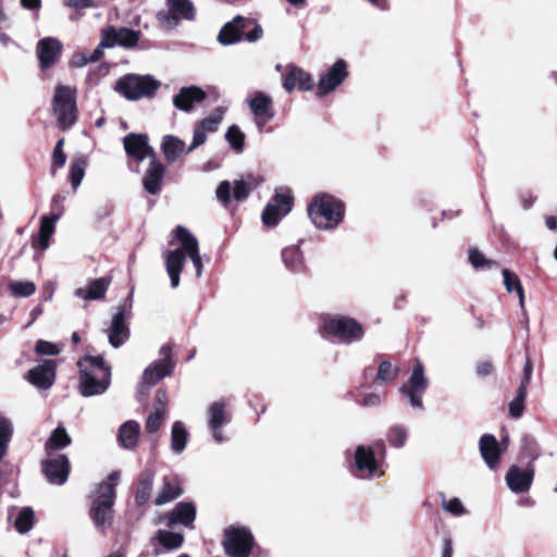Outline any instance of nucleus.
<instances>
[{
    "mask_svg": "<svg viewBox=\"0 0 557 557\" xmlns=\"http://www.w3.org/2000/svg\"><path fill=\"white\" fill-rule=\"evenodd\" d=\"M534 480V470L531 467L522 469L516 465L511 466L505 475L508 488L515 494L528 493Z\"/></svg>",
    "mask_w": 557,
    "mask_h": 557,
    "instance_id": "nucleus-17",
    "label": "nucleus"
},
{
    "mask_svg": "<svg viewBox=\"0 0 557 557\" xmlns=\"http://www.w3.org/2000/svg\"><path fill=\"white\" fill-rule=\"evenodd\" d=\"M282 260L285 267L295 273L304 272L306 269L305 258L298 246H288L282 251Z\"/></svg>",
    "mask_w": 557,
    "mask_h": 557,
    "instance_id": "nucleus-35",
    "label": "nucleus"
},
{
    "mask_svg": "<svg viewBox=\"0 0 557 557\" xmlns=\"http://www.w3.org/2000/svg\"><path fill=\"white\" fill-rule=\"evenodd\" d=\"M10 293L15 297H29L36 290V285L33 282H11L9 284Z\"/></svg>",
    "mask_w": 557,
    "mask_h": 557,
    "instance_id": "nucleus-48",
    "label": "nucleus"
},
{
    "mask_svg": "<svg viewBox=\"0 0 557 557\" xmlns=\"http://www.w3.org/2000/svg\"><path fill=\"white\" fill-rule=\"evenodd\" d=\"M224 549L231 557H248L253 537L250 531L243 527H232L225 531Z\"/></svg>",
    "mask_w": 557,
    "mask_h": 557,
    "instance_id": "nucleus-7",
    "label": "nucleus"
},
{
    "mask_svg": "<svg viewBox=\"0 0 557 557\" xmlns=\"http://www.w3.org/2000/svg\"><path fill=\"white\" fill-rule=\"evenodd\" d=\"M164 414L165 412H163V408H154L147 418L145 426L146 432L149 434L156 433L164 420Z\"/></svg>",
    "mask_w": 557,
    "mask_h": 557,
    "instance_id": "nucleus-50",
    "label": "nucleus"
},
{
    "mask_svg": "<svg viewBox=\"0 0 557 557\" xmlns=\"http://www.w3.org/2000/svg\"><path fill=\"white\" fill-rule=\"evenodd\" d=\"M120 479L119 472L110 473L104 481L99 483L90 496V519L96 529L107 533L114 519L113 505L115 502V487Z\"/></svg>",
    "mask_w": 557,
    "mask_h": 557,
    "instance_id": "nucleus-1",
    "label": "nucleus"
},
{
    "mask_svg": "<svg viewBox=\"0 0 557 557\" xmlns=\"http://www.w3.org/2000/svg\"><path fill=\"white\" fill-rule=\"evenodd\" d=\"M86 166H87V160L84 156L75 157L71 161L70 181H71L74 191L78 188V186L81 185V183L85 176Z\"/></svg>",
    "mask_w": 557,
    "mask_h": 557,
    "instance_id": "nucleus-41",
    "label": "nucleus"
},
{
    "mask_svg": "<svg viewBox=\"0 0 557 557\" xmlns=\"http://www.w3.org/2000/svg\"><path fill=\"white\" fill-rule=\"evenodd\" d=\"M225 139L236 153H240L243 151L245 145V134L237 125H232L227 128L225 133Z\"/></svg>",
    "mask_w": 557,
    "mask_h": 557,
    "instance_id": "nucleus-45",
    "label": "nucleus"
},
{
    "mask_svg": "<svg viewBox=\"0 0 557 557\" xmlns=\"http://www.w3.org/2000/svg\"><path fill=\"white\" fill-rule=\"evenodd\" d=\"M76 88L58 84L52 98V112L60 129H70L77 121Z\"/></svg>",
    "mask_w": 557,
    "mask_h": 557,
    "instance_id": "nucleus-3",
    "label": "nucleus"
},
{
    "mask_svg": "<svg viewBox=\"0 0 557 557\" xmlns=\"http://www.w3.org/2000/svg\"><path fill=\"white\" fill-rule=\"evenodd\" d=\"M251 190L252 186L248 182L240 180L235 182L233 195L237 201H244L248 198Z\"/></svg>",
    "mask_w": 557,
    "mask_h": 557,
    "instance_id": "nucleus-56",
    "label": "nucleus"
},
{
    "mask_svg": "<svg viewBox=\"0 0 557 557\" xmlns=\"http://www.w3.org/2000/svg\"><path fill=\"white\" fill-rule=\"evenodd\" d=\"M185 143L174 135H165L161 141V151L168 163L176 162L183 154H186Z\"/></svg>",
    "mask_w": 557,
    "mask_h": 557,
    "instance_id": "nucleus-28",
    "label": "nucleus"
},
{
    "mask_svg": "<svg viewBox=\"0 0 557 557\" xmlns=\"http://www.w3.org/2000/svg\"><path fill=\"white\" fill-rule=\"evenodd\" d=\"M408 432L400 425L392 426L387 432V441L394 447H403L407 441Z\"/></svg>",
    "mask_w": 557,
    "mask_h": 557,
    "instance_id": "nucleus-49",
    "label": "nucleus"
},
{
    "mask_svg": "<svg viewBox=\"0 0 557 557\" xmlns=\"http://www.w3.org/2000/svg\"><path fill=\"white\" fill-rule=\"evenodd\" d=\"M399 368L389 361L383 360L377 368L375 379L380 383L394 382L398 379Z\"/></svg>",
    "mask_w": 557,
    "mask_h": 557,
    "instance_id": "nucleus-44",
    "label": "nucleus"
},
{
    "mask_svg": "<svg viewBox=\"0 0 557 557\" xmlns=\"http://www.w3.org/2000/svg\"><path fill=\"white\" fill-rule=\"evenodd\" d=\"M231 183L228 181H222L215 190L218 200L223 205H227L231 200Z\"/></svg>",
    "mask_w": 557,
    "mask_h": 557,
    "instance_id": "nucleus-59",
    "label": "nucleus"
},
{
    "mask_svg": "<svg viewBox=\"0 0 557 557\" xmlns=\"http://www.w3.org/2000/svg\"><path fill=\"white\" fill-rule=\"evenodd\" d=\"M188 433L181 421H176L171 430V449L175 454H181L187 444Z\"/></svg>",
    "mask_w": 557,
    "mask_h": 557,
    "instance_id": "nucleus-38",
    "label": "nucleus"
},
{
    "mask_svg": "<svg viewBox=\"0 0 557 557\" xmlns=\"http://www.w3.org/2000/svg\"><path fill=\"white\" fill-rule=\"evenodd\" d=\"M64 5L75 10L95 8L94 0H64Z\"/></svg>",
    "mask_w": 557,
    "mask_h": 557,
    "instance_id": "nucleus-64",
    "label": "nucleus"
},
{
    "mask_svg": "<svg viewBox=\"0 0 557 557\" xmlns=\"http://www.w3.org/2000/svg\"><path fill=\"white\" fill-rule=\"evenodd\" d=\"M325 334L337 338L344 344H352L363 338L364 330L356 319L342 314H327L322 320Z\"/></svg>",
    "mask_w": 557,
    "mask_h": 557,
    "instance_id": "nucleus-4",
    "label": "nucleus"
},
{
    "mask_svg": "<svg viewBox=\"0 0 557 557\" xmlns=\"http://www.w3.org/2000/svg\"><path fill=\"white\" fill-rule=\"evenodd\" d=\"M407 383H425L424 367L417 360L412 373Z\"/></svg>",
    "mask_w": 557,
    "mask_h": 557,
    "instance_id": "nucleus-63",
    "label": "nucleus"
},
{
    "mask_svg": "<svg viewBox=\"0 0 557 557\" xmlns=\"http://www.w3.org/2000/svg\"><path fill=\"white\" fill-rule=\"evenodd\" d=\"M140 425L134 420L126 421L120 426L117 440L123 448L132 449L137 445Z\"/></svg>",
    "mask_w": 557,
    "mask_h": 557,
    "instance_id": "nucleus-31",
    "label": "nucleus"
},
{
    "mask_svg": "<svg viewBox=\"0 0 557 557\" xmlns=\"http://www.w3.org/2000/svg\"><path fill=\"white\" fill-rule=\"evenodd\" d=\"M153 483V473L150 471H144L140 475L137 491H136V503L141 506L147 503L150 497Z\"/></svg>",
    "mask_w": 557,
    "mask_h": 557,
    "instance_id": "nucleus-39",
    "label": "nucleus"
},
{
    "mask_svg": "<svg viewBox=\"0 0 557 557\" xmlns=\"http://www.w3.org/2000/svg\"><path fill=\"white\" fill-rule=\"evenodd\" d=\"M61 42L52 37H47L38 41L36 53L41 69H49L59 60L61 54Z\"/></svg>",
    "mask_w": 557,
    "mask_h": 557,
    "instance_id": "nucleus-22",
    "label": "nucleus"
},
{
    "mask_svg": "<svg viewBox=\"0 0 557 557\" xmlns=\"http://www.w3.org/2000/svg\"><path fill=\"white\" fill-rule=\"evenodd\" d=\"M208 424L212 432V436L216 443H222L224 436L222 426L226 423L225 404L223 401H214L208 409Z\"/></svg>",
    "mask_w": 557,
    "mask_h": 557,
    "instance_id": "nucleus-23",
    "label": "nucleus"
},
{
    "mask_svg": "<svg viewBox=\"0 0 557 557\" xmlns=\"http://www.w3.org/2000/svg\"><path fill=\"white\" fill-rule=\"evenodd\" d=\"M207 98V92L195 85L182 87L173 97V106L183 112H191L196 104L201 103Z\"/></svg>",
    "mask_w": 557,
    "mask_h": 557,
    "instance_id": "nucleus-18",
    "label": "nucleus"
},
{
    "mask_svg": "<svg viewBox=\"0 0 557 557\" xmlns=\"http://www.w3.org/2000/svg\"><path fill=\"white\" fill-rule=\"evenodd\" d=\"M248 106L253 115H267L274 117L272 98L263 91H257L248 100Z\"/></svg>",
    "mask_w": 557,
    "mask_h": 557,
    "instance_id": "nucleus-30",
    "label": "nucleus"
},
{
    "mask_svg": "<svg viewBox=\"0 0 557 557\" xmlns=\"http://www.w3.org/2000/svg\"><path fill=\"white\" fill-rule=\"evenodd\" d=\"M77 366L82 374L81 383H110L111 381V368L100 356H85Z\"/></svg>",
    "mask_w": 557,
    "mask_h": 557,
    "instance_id": "nucleus-9",
    "label": "nucleus"
},
{
    "mask_svg": "<svg viewBox=\"0 0 557 557\" xmlns=\"http://www.w3.org/2000/svg\"><path fill=\"white\" fill-rule=\"evenodd\" d=\"M174 234L190 258L196 269V275L200 277L202 274V261L199 253V245L197 238L185 226L182 225L175 227Z\"/></svg>",
    "mask_w": 557,
    "mask_h": 557,
    "instance_id": "nucleus-19",
    "label": "nucleus"
},
{
    "mask_svg": "<svg viewBox=\"0 0 557 557\" xmlns=\"http://www.w3.org/2000/svg\"><path fill=\"white\" fill-rule=\"evenodd\" d=\"M63 213V208L60 207L59 211L50 213V215H42L40 219V227L38 234V246L46 250L49 247V239L55 231V223L60 220Z\"/></svg>",
    "mask_w": 557,
    "mask_h": 557,
    "instance_id": "nucleus-27",
    "label": "nucleus"
},
{
    "mask_svg": "<svg viewBox=\"0 0 557 557\" xmlns=\"http://www.w3.org/2000/svg\"><path fill=\"white\" fill-rule=\"evenodd\" d=\"M127 311L126 304L119 305L111 319L110 325L104 330L109 344L115 349L123 346L131 335L129 327L126 323Z\"/></svg>",
    "mask_w": 557,
    "mask_h": 557,
    "instance_id": "nucleus-11",
    "label": "nucleus"
},
{
    "mask_svg": "<svg viewBox=\"0 0 557 557\" xmlns=\"http://www.w3.org/2000/svg\"><path fill=\"white\" fill-rule=\"evenodd\" d=\"M123 146L126 154L136 162L157 156L148 143V136L144 134L129 133L123 138Z\"/></svg>",
    "mask_w": 557,
    "mask_h": 557,
    "instance_id": "nucleus-14",
    "label": "nucleus"
},
{
    "mask_svg": "<svg viewBox=\"0 0 557 557\" xmlns=\"http://www.w3.org/2000/svg\"><path fill=\"white\" fill-rule=\"evenodd\" d=\"M183 493L181 482L175 476H164L160 493L156 498V504L161 506L170 503L181 496Z\"/></svg>",
    "mask_w": 557,
    "mask_h": 557,
    "instance_id": "nucleus-32",
    "label": "nucleus"
},
{
    "mask_svg": "<svg viewBox=\"0 0 557 557\" xmlns=\"http://www.w3.org/2000/svg\"><path fill=\"white\" fill-rule=\"evenodd\" d=\"M469 261L474 268H483L491 267L492 264H496V262L492 260H487L484 255L478 249H471L469 252Z\"/></svg>",
    "mask_w": 557,
    "mask_h": 557,
    "instance_id": "nucleus-57",
    "label": "nucleus"
},
{
    "mask_svg": "<svg viewBox=\"0 0 557 557\" xmlns=\"http://www.w3.org/2000/svg\"><path fill=\"white\" fill-rule=\"evenodd\" d=\"M170 10L187 21L195 20L196 10L190 0H166Z\"/></svg>",
    "mask_w": 557,
    "mask_h": 557,
    "instance_id": "nucleus-42",
    "label": "nucleus"
},
{
    "mask_svg": "<svg viewBox=\"0 0 557 557\" xmlns=\"http://www.w3.org/2000/svg\"><path fill=\"white\" fill-rule=\"evenodd\" d=\"M504 277V286L508 293L516 292L519 297L520 307H524V293L523 287L521 285V281L518 275L511 272L508 269H503L502 271Z\"/></svg>",
    "mask_w": 557,
    "mask_h": 557,
    "instance_id": "nucleus-40",
    "label": "nucleus"
},
{
    "mask_svg": "<svg viewBox=\"0 0 557 557\" xmlns=\"http://www.w3.org/2000/svg\"><path fill=\"white\" fill-rule=\"evenodd\" d=\"M157 18L161 24L166 25L170 28L176 27L180 22L176 14L173 13L172 11L171 12L161 11L157 14Z\"/></svg>",
    "mask_w": 557,
    "mask_h": 557,
    "instance_id": "nucleus-61",
    "label": "nucleus"
},
{
    "mask_svg": "<svg viewBox=\"0 0 557 557\" xmlns=\"http://www.w3.org/2000/svg\"><path fill=\"white\" fill-rule=\"evenodd\" d=\"M42 471L51 484L62 485L70 473V462L65 455H48L41 462Z\"/></svg>",
    "mask_w": 557,
    "mask_h": 557,
    "instance_id": "nucleus-13",
    "label": "nucleus"
},
{
    "mask_svg": "<svg viewBox=\"0 0 557 557\" xmlns=\"http://www.w3.org/2000/svg\"><path fill=\"white\" fill-rule=\"evenodd\" d=\"M35 351L37 355L41 356H57L60 352V349L53 343L38 339L35 344Z\"/></svg>",
    "mask_w": 557,
    "mask_h": 557,
    "instance_id": "nucleus-55",
    "label": "nucleus"
},
{
    "mask_svg": "<svg viewBox=\"0 0 557 557\" xmlns=\"http://www.w3.org/2000/svg\"><path fill=\"white\" fill-rule=\"evenodd\" d=\"M252 24L251 18L242 15L235 16L232 21L224 24L218 35V41L222 46L235 45L244 39V32Z\"/></svg>",
    "mask_w": 557,
    "mask_h": 557,
    "instance_id": "nucleus-16",
    "label": "nucleus"
},
{
    "mask_svg": "<svg viewBox=\"0 0 557 557\" xmlns=\"http://www.w3.org/2000/svg\"><path fill=\"white\" fill-rule=\"evenodd\" d=\"M351 471L356 478L366 480L381 478L384 474L373 447L367 445L356 447Z\"/></svg>",
    "mask_w": 557,
    "mask_h": 557,
    "instance_id": "nucleus-6",
    "label": "nucleus"
},
{
    "mask_svg": "<svg viewBox=\"0 0 557 557\" xmlns=\"http://www.w3.org/2000/svg\"><path fill=\"white\" fill-rule=\"evenodd\" d=\"M108 385H77L78 393L83 397H91L102 395L107 391Z\"/></svg>",
    "mask_w": 557,
    "mask_h": 557,
    "instance_id": "nucleus-60",
    "label": "nucleus"
},
{
    "mask_svg": "<svg viewBox=\"0 0 557 557\" xmlns=\"http://www.w3.org/2000/svg\"><path fill=\"white\" fill-rule=\"evenodd\" d=\"M13 434V425L10 419L0 414V461L7 454L9 443Z\"/></svg>",
    "mask_w": 557,
    "mask_h": 557,
    "instance_id": "nucleus-43",
    "label": "nucleus"
},
{
    "mask_svg": "<svg viewBox=\"0 0 557 557\" xmlns=\"http://www.w3.org/2000/svg\"><path fill=\"white\" fill-rule=\"evenodd\" d=\"M156 539L163 547L168 549H175L181 547L184 541V537L181 533H174L162 530L157 533Z\"/></svg>",
    "mask_w": 557,
    "mask_h": 557,
    "instance_id": "nucleus-47",
    "label": "nucleus"
},
{
    "mask_svg": "<svg viewBox=\"0 0 557 557\" xmlns=\"http://www.w3.org/2000/svg\"><path fill=\"white\" fill-rule=\"evenodd\" d=\"M103 45L108 47L120 46L126 49L134 48L140 38V32L127 27L116 28L109 26L102 30Z\"/></svg>",
    "mask_w": 557,
    "mask_h": 557,
    "instance_id": "nucleus-15",
    "label": "nucleus"
},
{
    "mask_svg": "<svg viewBox=\"0 0 557 557\" xmlns=\"http://www.w3.org/2000/svg\"><path fill=\"white\" fill-rule=\"evenodd\" d=\"M359 403L363 407H376L382 403V399L384 397V393L381 392L379 388H375L373 391H363L360 395Z\"/></svg>",
    "mask_w": 557,
    "mask_h": 557,
    "instance_id": "nucleus-52",
    "label": "nucleus"
},
{
    "mask_svg": "<svg viewBox=\"0 0 557 557\" xmlns=\"http://www.w3.org/2000/svg\"><path fill=\"white\" fill-rule=\"evenodd\" d=\"M185 260L186 251L183 249H175L166 255L165 267L173 288L180 285V275L184 268Z\"/></svg>",
    "mask_w": 557,
    "mask_h": 557,
    "instance_id": "nucleus-25",
    "label": "nucleus"
},
{
    "mask_svg": "<svg viewBox=\"0 0 557 557\" xmlns=\"http://www.w3.org/2000/svg\"><path fill=\"white\" fill-rule=\"evenodd\" d=\"M348 65L343 59H338L318 82L317 94L324 97L334 91L348 77Z\"/></svg>",
    "mask_w": 557,
    "mask_h": 557,
    "instance_id": "nucleus-12",
    "label": "nucleus"
},
{
    "mask_svg": "<svg viewBox=\"0 0 557 557\" xmlns=\"http://www.w3.org/2000/svg\"><path fill=\"white\" fill-rule=\"evenodd\" d=\"M72 443V438L63 425H59L49 436L45 444L47 455H52L51 451L63 449Z\"/></svg>",
    "mask_w": 557,
    "mask_h": 557,
    "instance_id": "nucleus-37",
    "label": "nucleus"
},
{
    "mask_svg": "<svg viewBox=\"0 0 557 557\" xmlns=\"http://www.w3.org/2000/svg\"><path fill=\"white\" fill-rule=\"evenodd\" d=\"M480 451L482 458L490 469H495L498 463L500 449L497 440L490 434H485L480 438Z\"/></svg>",
    "mask_w": 557,
    "mask_h": 557,
    "instance_id": "nucleus-29",
    "label": "nucleus"
},
{
    "mask_svg": "<svg viewBox=\"0 0 557 557\" xmlns=\"http://www.w3.org/2000/svg\"><path fill=\"white\" fill-rule=\"evenodd\" d=\"M160 83L151 75L126 74L115 85V90L128 100L151 98L159 89Z\"/></svg>",
    "mask_w": 557,
    "mask_h": 557,
    "instance_id": "nucleus-5",
    "label": "nucleus"
},
{
    "mask_svg": "<svg viewBox=\"0 0 557 557\" xmlns=\"http://www.w3.org/2000/svg\"><path fill=\"white\" fill-rule=\"evenodd\" d=\"M57 363L54 360H44L27 372L29 383H53L55 380Z\"/></svg>",
    "mask_w": 557,
    "mask_h": 557,
    "instance_id": "nucleus-26",
    "label": "nucleus"
},
{
    "mask_svg": "<svg viewBox=\"0 0 557 557\" xmlns=\"http://www.w3.org/2000/svg\"><path fill=\"white\" fill-rule=\"evenodd\" d=\"M293 207V197L287 189L276 190L274 202L268 203L262 211L261 220L265 226H275L289 213Z\"/></svg>",
    "mask_w": 557,
    "mask_h": 557,
    "instance_id": "nucleus-10",
    "label": "nucleus"
},
{
    "mask_svg": "<svg viewBox=\"0 0 557 557\" xmlns=\"http://www.w3.org/2000/svg\"><path fill=\"white\" fill-rule=\"evenodd\" d=\"M110 285V280L100 277L91 281L86 288H77L75 295L86 300H96L104 297Z\"/></svg>",
    "mask_w": 557,
    "mask_h": 557,
    "instance_id": "nucleus-33",
    "label": "nucleus"
},
{
    "mask_svg": "<svg viewBox=\"0 0 557 557\" xmlns=\"http://www.w3.org/2000/svg\"><path fill=\"white\" fill-rule=\"evenodd\" d=\"M148 161V168L146 169L141 180L143 186L148 194L157 195L160 193L162 187L165 166L157 156L152 157Z\"/></svg>",
    "mask_w": 557,
    "mask_h": 557,
    "instance_id": "nucleus-20",
    "label": "nucleus"
},
{
    "mask_svg": "<svg viewBox=\"0 0 557 557\" xmlns=\"http://www.w3.org/2000/svg\"><path fill=\"white\" fill-rule=\"evenodd\" d=\"M172 347L168 344L161 346L159 359L151 362L143 373L141 383H158L170 376L175 368Z\"/></svg>",
    "mask_w": 557,
    "mask_h": 557,
    "instance_id": "nucleus-8",
    "label": "nucleus"
},
{
    "mask_svg": "<svg viewBox=\"0 0 557 557\" xmlns=\"http://www.w3.org/2000/svg\"><path fill=\"white\" fill-rule=\"evenodd\" d=\"M8 519L13 520V527L20 534H25L34 528L35 512L30 507H11Z\"/></svg>",
    "mask_w": 557,
    "mask_h": 557,
    "instance_id": "nucleus-24",
    "label": "nucleus"
},
{
    "mask_svg": "<svg viewBox=\"0 0 557 557\" xmlns=\"http://www.w3.org/2000/svg\"><path fill=\"white\" fill-rule=\"evenodd\" d=\"M308 215L315 227L334 230L344 220L345 203L339 198L327 194H317L307 208Z\"/></svg>",
    "mask_w": 557,
    "mask_h": 557,
    "instance_id": "nucleus-2",
    "label": "nucleus"
},
{
    "mask_svg": "<svg viewBox=\"0 0 557 557\" xmlns=\"http://www.w3.org/2000/svg\"><path fill=\"white\" fill-rule=\"evenodd\" d=\"M64 138L58 140L52 152V175L55 174L57 169L64 166L66 162V154L63 151Z\"/></svg>",
    "mask_w": 557,
    "mask_h": 557,
    "instance_id": "nucleus-54",
    "label": "nucleus"
},
{
    "mask_svg": "<svg viewBox=\"0 0 557 557\" xmlns=\"http://www.w3.org/2000/svg\"><path fill=\"white\" fill-rule=\"evenodd\" d=\"M442 507L445 511L455 517H460L466 513V509L462 503L459 498L456 497L446 499L444 496H442Z\"/></svg>",
    "mask_w": 557,
    "mask_h": 557,
    "instance_id": "nucleus-53",
    "label": "nucleus"
},
{
    "mask_svg": "<svg viewBox=\"0 0 557 557\" xmlns=\"http://www.w3.org/2000/svg\"><path fill=\"white\" fill-rule=\"evenodd\" d=\"M206 140H207V133L196 124L195 128H194V134H193V141H191L190 146L187 148L186 154L190 153L193 150H195L199 146L203 145L206 143Z\"/></svg>",
    "mask_w": 557,
    "mask_h": 557,
    "instance_id": "nucleus-58",
    "label": "nucleus"
},
{
    "mask_svg": "<svg viewBox=\"0 0 557 557\" xmlns=\"http://www.w3.org/2000/svg\"><path fill=\"white\" fill-rule=\"evenodd\" d=\"M250 26H252V28L250 30H248L247 33L244 32V38L248 42H256L262 37L263 29H262L261 25L256 23L253 20H252V24H250Z\"/></svg>",
    "mask_w": 557,
    "mask_h": 557,
    "instance_id": "nucleus-62",
    "label": "nucleus"
},
{
    "mask_svg": "<svg viewBox=\"0 0 557 557\" xmlns=\"http://www.w3.org/2000/svg\"><path fill=\"white\" fill-rule=\"evenodd\" d=\"M527 391L524 385H520L516 397L509 404V412L512 417L518 418L522 414L524 409V399Z\"/></svg>",
    "mask_w": 557,
    "mask_h": 557,
    "instance_id": "nucleus-51",
    "label": "nucleus"
},
{
    "mask_svg": "<svg viewBox=\"0 0 557 557\" xmlns=\"http://www.w3.org/2000/svg\"><path fill=\"white\" fill-rule=\"evenodd\" d=\"M312 76L305 70L289 65L283 79V87L287 92L298 88L302 91H309L313 87Z\"/></svg>",
    "mask_w": 557,
    "mask_h": 557,
    "instance_id": "nucleus-21",
    "label": "nucleus"
},
{
    "mask_svg": "<svg viewBox=\"0 0 557 557\" xmlns=\"http://www.w3.org/2000/svg\"><path fill=\"white\" fill-rule=\"evenodd\" d=\"M224 115L222 108H216L208 117L202 119L197 123L206 133H214L218 131Z\"/></svg>",
    "mask_w": 557,
    "mask_h": 557,
    "instance_id": "nucleus-46",
    "label": "nucleus"
},
{
    "mask_svg": "<svg viewBox=\"0 0 557 557\" xmlns=\"http://www.w3.org/2000/svg\"><path fill=\"white\" fill-rule=\"evenodd\" d=\"M196 517V508L191 503H178L169 517V525L182 523L186 527L190 525Z\"/></svg>",
    "mask_w": 557,
    "mask_h": 557,
    "instance_id": "nucleus-34",
    "label": "nucleus"
},
{
    "mask_svg": "<svg viewBox=\"0 0 557 557\" xmlns=\"http://www.w3.org/2000/svg\"><path fill=\"white\" fill-rule=\"evenodd\" d=\"M426 385H400L398 394L404 401H407L412 408H422V398Z\"/></svg>",
    "mask_w": 557,
    "mask_h": 557,
    "instance_id": "nucleus-36",
    "label": "nucleus"
}]
</instances>
